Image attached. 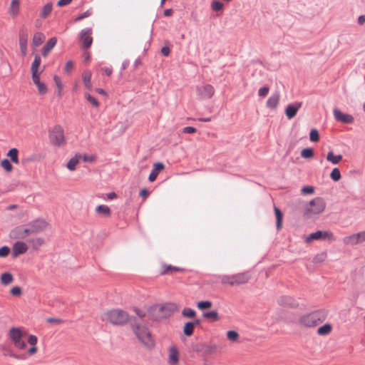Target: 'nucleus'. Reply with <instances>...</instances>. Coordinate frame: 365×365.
<instances>
[{"label":"nucleus","mask_w":365,"mask_h":365,"mask_svg":"<svg viewBox=\"0 0 365 365\" xmlns=\"http://www.w3.org/2000/svg\"><path fill=\"white\" fill-rule=\"evenodd\" d=\"M334 116L336 121L341 122L343 123L351 124L354 122V118L350 114L343 113L338 108L334 109Z\"/></svg>","instance_id":"dca6fc26"},{"label":"nucleus","mask_w":365,"mask_h":365,"mask_svg":"<svg viewBox=\"0 0 365 365\" xmlns=\"http://www.w3.org/2000/svg\"><path fill=\"white\" fill-rule=\"evenodd\" d=\"M327 257V255L326 253L324 252H322L321 254H319L317 255H316L314 257V259H313V262L314 263H319V262H322L323 261L325 260V258Z\"/></svg>","instance_id":"052dcab7"},{"label":"nucleus","mask_w":365,"mask_h":365,"mask_svg":"<svg viewBox=\"0 0 365 365\" xmlns=\"http://www.w3.org/2000/svg\"><path fill=\"white\" fill-rule=\"evenodd\" d=\"M302 194L310 195L314 192V187L313 186H304L301 190Z\"/></svg>","instance_id":"6e6d98bb"},{"label":"nucleus","mask_w":365,"mask_h":365,"mask_svg":"<svg viewBox=\"0 0 365 365\" xmlns=\"http://www.w3.org/2000/svg\"><path fill=\"white\" fill-rule=\"evenodd\" d=\"M20 0H12L9 8V14L15 17L19 13Z\"/></svg>","instance_id":"a878e982"},{"label":"nucleus","mask_w":365,"mask_h":365,"mask_svg":"<svg viewBox=\"0 0 365 365\" xmlns=\"http://www.w3.org/2000/svg\"><path fill=\"white\" fill-rule=\"evenodd\" d=\"M53 9V4L49 2L46 4L41 11L40 16L42 19H46L51 13Z\"/></svg>","instance_id":"2f4dec72"},{"label":"nucleus","mask_w":365,"mask_h":365,"mask_svg":"<svg viewBox=\"0 0 365 365\" xmlns=\"http://www.w3.org/2000/svg\"><path fill=\"white\" fill-rule=\"evenodd\" d=\"M57 43V38L56 37L51 38L46 42L45 46L43 47L41 51V54L43 56L46 57L48 55L53 48L56 46Z\"/></svg>","instance_id":"412c9836"},{"label":"nucleus","mask_w":365,"mask_h":365,"mask_svg":"<svg viewBox=\"0 0 365 365\" xmlns=\"http://www.w3.org/2000/svg\"><path fill=\"white\" fill-rule=\"evenodd\" d=\"M277 303L279 305L283 307L294 309L299 307V302L294 297L288 295L281 296L277 299Z\"/></svg>","instance_id":"2eb2a0df"},{"label":"nucleus","mask_w":365,"mask_h":365,"mask_svg":"<svg viewBox=\"0 0 365 365\" xmlns=\"http://www.w3.org/2000/svg\"><path fill=\"white\" fill-rule=\"evenodd\" d=\"M19 46L23 56L27 53V43L29 38L28 30L25 26H23L19 31Z\"/></svg>","instance_id":"4468645a"},{"label":"nucleus","mask_w":365,"mask_h":365,"mask_svg":"<svg viewBox=\"0 0 365 365\" xmlns=\"http://www.w3.org/2000/svg\"><path fill=\"white\" fill-rule=\"evenodd\" d=\"M26 226L31 234L35 235L43 232L48 226V222L43 219L38 218L28 223Z\"/></svg>","instance_id":"1a4fd4ad"},{"label":"nucleus","mask_w":365,"mask_h":365,"mask_svg":"<svg viewBox=\"0 0 365 365\" xmlns=\"http://www.w3.org/2000/svg\"><path fill=\"white\" fill-rule=\"evenodd\" d=\"M169 351V363L170 365H175L179 361V351L175 346L170 347Z\"/></svg>","instance_id":"5701e85b"},{"label":"nucleus","mask_w":365,"mask_h":365,"mask_svg":"<svg viewBox=\"0 0 365 365\" xmlns=\"http://www.w3.org/2000/svg\"><path fill=\"white\" fill-rule=\"evenodd\" d=\"M212 303L210 301H200L197 303V308L201 310L209 309L212 307Z\"/></svg>","instance_id":"a18cd8bd"},{"label":"nucleus","mask_w":365,"mask_h":365,"mask_svg":"<svg viewBox=\"0 0 365 365\" xmlns=\"http://www.w3.org/2000/svg\"><path fill=\"white\" fill-rule=\"evenodd\" d=\"M274 213L276 216V227L277 230H280L282 227V219H283V214L282 211L277 207H274Z\"/></svg>","instance_id":"cd10ccee"},{"label":"nucleus","mask_w":365,"mask_h":365,"mask_svg":"<svg viewBox=\"0 0 365 365\" xmlns=\"http://www.w3.org/2000/svg\"><path fill=\"white\" fill-rule=\"evenodd\" d=\"M269 91V88L268 86L262 87L258 91V95L260 97L264 98L268 94Z\"/></svg>","instance_id":"e2e57ef3"},{"label":"nucleus","mask_w":365,"mask_h":365,"mask_svg":"<svg viewBox=\"0 0 365 365\" xmlns=\"http://www.w3.org/2000/svg\"><path fill=\"white\" fill-rule=\"evenodd\" d=\"M342 158L341 155H335L331 150L329 151L327 155V160L334 165L338 164L342 160Z\"/></svg>","instance_id":"c756f323"},{"label":"nucleus","mask_w":365,"mask_h":365,"mask_svg":"<svg viewBox=\"0 0 365 365\" xmlns=\"http://www.w3.org/2000/svg\"><path fill=\"white\" fill-rule=\"evenodd\" d=\"M280 99V94L278 91L273 93L267 101V107L274 109L277 107Z\"/></svg>","instance_id":"4be33fe9"},{"label":"nucleus","mask_w":365,"mask_h":365,"mask_svg":"<svg viewBox=\"0 0 365 365\" xmlns=\"http://www.w3.org/2000/svg\"><path fill=\"white\" fill-rule=\"evenodd\" d=\"M332 330V326L330 324H325L317 329V334L320 336L329 334Z\"/></svg>","instance_id":"72a5a7b5"},{"label":"nucleus","mask_w":365,"mask_h":365,"mask_svg":"<svg viewBox=\"0 0 365 365\" xmlns=\"http://www.w3.org/2000/svg\"><path fill=\"white\" fill-rule=\"evenodd\" d=\"M50 143L55 147H61L66 143L64 130L60 125H56L48 130Z\"/></svg>","instance_id":"423d86ee"},{"label":"nucleus","mask_w":365,"mask_h":365,"mask_svg":"<svg viewBox=\"0 0 365 365\" xmlns=\"http://www.w3.org/2000/svg\"><path fill=\"white\" fill-rule=\"evenodd\" d=\"M197 131L196 128L192 126H187L183 128L182 133H194Z\"/></svg>","instance_id":"774afa93"},{"label":"nucleus","mask_w":365,"mask_h":365,"mask_svg":"<svg viewBox=\"0 0 365 365\" xmlns=\"http://www.w3.org/2000/svg\"><path fill=\"white\" fill-rule=\"evenodd\" d=\"M19 150L17 148H11L9 150L7 153V156L10 158L11 160L18 164L19 163V158H18Z\"/></svg>","instance_id":"f704fd0d"},{"label":"nucleus","mask_w":365,"mask_h":365,"mask_svg":"<svg viewBox=\"0 0 365 365\" xmlns=\"http://www.w3.org/2000/svg\"><path fill=\"white\" fill-rule=\"evenodd\" d=\"M133 311L135 312V313L137 314V316L140 319H143L145 317H148V311L145 312V311L141 310L140 309H138L137 307H134Z\"/></svg>","instance_id":"5fc2aeb1"},{"label":"nucleus","mask_w":365,"mask_h":365,"mask_svg":"<svg viewBox=\"0 0 365 365\" xmlns=\"http://www.w3.org/2000/svg\"><path fill=\"white\" fill-rule=\"evenodd\" d=\"M194 323H192L191 322H187L185 323L184 327H183V334L187 336H190L194 333Z\"/></svg>","instance_id":"473e14b6"},{"label":"nucleus","mask_w":365,"mask_h":365,"mask_svg":"<svg viewBox=\"0 0 365 365\" xmlns=\"http://www.w3.org/2000/svg\"><path fill=\"white\" fill-rule=\"evenodd\" d=\"M227 336L229 340L235 341L239 338V334L236 331L230 330L227 331Z\"/></svg>","instance_id":"3c124183"},{"label":"nucleus","mask_w":365,"mask_h":365,"mask_svg":"<svg viewBox=\"0 0 365 365\" xmlns=\"http://www.w3.org/2000/svg\"><path fill=\"white\" fill-rule=\"evenodd\" d=\"M130 327L139 341L148 347H153L154 342L151 334L146 327H142L137 322L136 318L130 319Z\"/></svg>","instance_id":"7ed1b4c3"},{"label":"nucleus","mask_w":365,"mask_h":365,"mask_svg":"<svg viewBox=\"0 0 365 365\" xmlns=\"http://www.w3.org/2000/svg\"><path fill=\"white\" fill-rule=\"evenodd\" d=\"M9 338L13 342L14 346L20 350L26 347L25 341L22 339L23 333L19 327H12L9 331Z\"/></svg>","instance_id":"0eeeda50"},{"label":"nucleus","mask_w":365,"mask_h":365,"mask_svg":"<svg viewBox=\"0 0 365 365\" xmlns=\"http://www.w3.org/2000/svg\"><path fill=\"white\" fill-rule=\"evenodd\" d=\"M92 13H93V11L91 9H88L86 11H85V12L81 14L80 15H78V16H76L74 19V22L80 21L83 20V19L90 16L92 14Z\"/></svg>","instance_id":"49530a36"},{"label":"nucleus","mask_w":365,"mask_h":365,"mask_svg":"<svg viewBox=\"0 0 365 365\" xmlns=\"http://www.w3.org/2000/svg\"><path fill=\"white\" fill-rule=\"evenodd\" d=\"M10 248L8 246H3L0 248V257H6L10 253Z\"/></svg>","instance_id":"bf43d9fd"},{"label":"nucleus","mask_w":365,"mask_h":365,"mask_svg":"<svg viewBox=\"0 0 365 365\" xmlns=\"http://www.w3.org/2000/svg\"><path fill=\"white\" fill-rule=\"evenodd\" d=\"M203 317L206 319H210L212 322H217L219 320V314L216 310H212L208 312H204Z\"/></svg>","instance_id":"c9c22d12"},{"label":"nucleus","mask_w":365,"mask_h":365,"mask_svg":"<svg viewBox=\"0 0 365 365\" xmlns=\"http://www.w3.org/2000/svg\"><path fill=\"white\" fill-rule=\"evenodd\" d=\"M212 9L215 11H221L223 9V4L218 1L212 3Z\"/></svg>","instance_id":"13d9d810"},{"label":"nucleus","mask_w":365,"mask_h":365,"mask_svg":"<svg viewBox=\"0 0 365 365\" xmlns=\"http://www.w3.org/2000/svg\"><path fill=\"white\" fill-rule=\"evenodd\" d=\"M1 166L6 171L11 172L13 170V165L8 159H4L1 161Z\"/></svg>","instance_id":"c03bdc74"},{"label":"nucleus","mask_w":365,"mask_h":365,"mask_svg":"<svg viewBox=\"0 0 365 365\" xmlns=\"http://www.w3.org/2000/svg\"><path fill=\"white\" fill-rule=\"evenodd\" d=\"M45 38L44 35L41 32H37L34 34L33 38V44L35 46H40Z\"/></svg>","instance_id":"e433bc0d"},{"label":"nucleus","mask_w":365,"mask_h":365,"mask_svg":"<svg viewBox=\"0 0 365 365\" xmlns=\"http://www.w3.org/2000/svg\"><path fill=\"white\" fill-rule=\"evenodd\" d=\"M326 207L324 200L321 197H316L309 202V207L305 210L304 215L310 217L311 214L319 215L322 213Z\"/></svg>","instance_id":"6e6552de"},{"label":"nucleus","mask_w":365,"mask_h":365,"mask_svg":"<svg viewBox=\"0 0 365 365\" xmlns=\"http://www.w3.org/2000/svg\"><path fill=\"white\" fill-rule=\"evenodd\" d=\"M343 241H344V243L346 245H354L359 244L357 242L356 237L355 236V234H353L350 236L344 237Z\"/></svg>","instance_id":"a19ab883"},{"label":"nucleus","mask_w":365,"mask_h":365,"mask_svg":"<svg viewBox=\"0 0 365 365\" xmlns=\"http://www.w3.org/2000/svg\"><path fill=\"white\" fill-rule=\"evenodd\" d=\"M185 271V269L184 268L173 266L171 264H164L162 265V270L160 272V274L165 275L172 274L173 272H183Z\"/></svg>","instance_id":"aec40b11"},{"label":"nucleus","mask_w":365,"mask_h":365,"mask_svg":"<svg viewBox=\"0 0 365 365\" xmlns=\"http://www.w3.org/2000/svg\"><path fill=\"white\" fill-rule=\"evenodd\" d=\"M96 212L102 217H109L111 215V210L108 205H101L96 207Z\"/></svg>","instance_id":"b1692460"},{"label":"nucleus","mask_w":365,"mask_h":365,"mask_svg":"<svg viewBox=\"0 0 365 365\" xmlns=\"http://www.w3.org/2000/svg\"><path fill=\"white\" fill-rule=\"evenodd\" d=\"M85 97L87 99V101L93 105V106L96 108L99 106V102L98 101V100L93 96H92L90 93H86Z\"/></svg>","instance_id":"de8ad7c7"},{"label":"nucleus","mask_w":365,"mask_h":365,"mask_svg":"<svg viewBox=\"0 0 365 365\" xmlns=\"http://www.w3.org/2000/svg\"><path fill=\"white\" fill-rule=\"evenodd\" d=\"M41 59L39 55L36 54L34 57V60L31 64V72H36L38 71V68L41 65Z\"/></svg>","instance_id":"58836bf2"},{"label":"nucleus","mask_w":365,"mask_h":365,"mask_svg":"<svg viewBox=\"0 0 365 365\" xmlns=\"http://www.w3.org/2000/svg\"><path fill=\"white\" fill-rule=\"evenodd\" d=\"M92 34V29L86 28L83 30L79 34V38L83 42L82 48L84 50L88 49L91 47L93 43V38L91 36Z\"/></svg>","instance_id":"9b49d317"},{"label":"nucleus","mask_w":365,"mask_h":365,"mask_svg":"<svg viewBox=\"0 0 365 365\" xmlns=\"http://www.w3.org/2000/svg\"><path fill=\"white\" fill-rule=\"evenodd\" d=\"M355 236L356 237L358 243H361L365 241V230L356 233Z\"/></svg>","instance_id":"0e129e2a"},{"label":"nucleus","mask_w":365,"mask_h":365,"mask_svg":"<svg viewBox=\"0 0 365 365\" xmlns=\"http://www.w3.org/2000/svg\"><path fill=\"white\" fill-rule=\"evenodd\" d=\"M182 315L186 318L195 319L196 317V312L191 308L185 307L182 311Z\"/></svg>","instance_id":"4c0bfd02"},{"label":"nucleus","mask_w":365,"mask_h":365,"mask_svg":"<svg viewBox=\"0 0 365 365\" xmlns=\"http://www.w3.org/2000/svg\"><path fill=\"white\" fill-rule=\"evenodd\" d=\"M81 157V155L79 154V155H76L74 157L71 158L69 160V161L67 163L66 168L69 170H71V171L75 170Z\"/></svg>","instance_id":"c85d7f7f"},{"label":"nucleus","mask_w":365,"mask_h":365,"mask_svg":"<svg viewBox=\"0 0 365 365\" xmlns=\"http://www.w3.org/2000/svg\"><path fill=\"white\" fill-rule=\"evenodd\" d=\"M28 250V246L24 242L19 241L14 244L12 247L13 257H17L20 255L24 254Z\"/></svg>","instance_id":"f3484780"},{"label":"nucleus","mask_w":365,"mask_h":365,"mask_svg":"<svg viewBox=\"0 0 365 365\" xmlns=\"http://www.w3.org/2000/svg\"><path fill=\"white\" fill-rule=\"evenodd\" d=\"M73 68V63L72 61H68L66 63L64 70L66 73H69Z\"/></svg>","instance_id":"338daca9"},{"label":"nucleus","mask_w":365,"mask_h":365,"mask_svg":"<svg viewBox=\"0 0 365 365\" xmlns=\"http://www.w3.org/2000/svg\"><path fill=\"white\" fill-rule=\"evenodd\" d=\"M53 81L55 82V84L58 88V92H57V95L58 96L61 97V92H62V90H63V84H62V82H61V80L60 78V77H58V76L55 75L54 77H53Z\"/></svg>","instance_id":"79ce46f5"},{"label":"nucleus","mask_w":365,"mask_h":365,"mask_svg":"<svg viewBox=\"0 0 365 365\" xmlns=\"http://www.w3.org/2000/svg\"><path fill=\"white\" fill-rule=\"evenodd\" d=\"M1 283L3 285H8L13 282L14 277L13 275L9 272H4L1 275L0 277Z\"/></svg>","instance_id":"7c9ffc66"},{"label":"nucleus","mask_w":365,"mask_h":365,"mask_svg":"<svg viewBox=\"0 0 365 365\" xmlns=\"http://www.w3.org/2000/svg\"><path fill=\"white\" fill-rule=\"evenodd\" d=\"M41 73V71H36V72H31V77L33 82L35 85L40 83V75Z\"/></svg>","instance_id":"680f3d73"},{"label":"nucleus","mask_w":365,"mask_h":365,"mask_svg":"<svg viewBox=\"0 0 365 365\" xmlns=\"http://www.w3.org/2000/svg\"><path fill=\"white\" fill-rule=\"evenodd\" d=\"M327 310H316L302 316L299 319V324L307 328L315 327L319 324L322 323L327 319Z\"/></svg>","instance_id":"f03ea898"},{"label":"nucleus","mask_w":365,"mask_h":365,"mask_svg":"<svg viewBox=\"0 0 365 365\" xmlns=\"http://www.w3.org/2000/svg\"><path fill=\"white\" fill-rule=\"evenodd\" d=\"M29 235L31 234L26 225L15 227L10 233L11 237L14 239L24 240Z\"/></svg>","instance_id":"f8f14e48"},{"label":"nucleus","mask_w":365,"mask_h":365,"mask_svg":"<svg viewBox=\"0 0 365 365\" xmlns=\"http://www.w3.org/2000/svg\"><path fill=\"white\" fill-rule=\"evenodd\" d=\"M220 349V346L212 344H205L204 348V354L203 356H207L211 354H214L217 353Z\"/></svg>","instance_id":"393cba45"},{"label":"nucleus","mask_w":365,"mask_h":365,"mask_svg":"<svg viewBox=\"0 0 365 365\" xmlns=\"http://www.w3.org/2000/svg\"><path fill=\"white\" fill-rule=\"evenodd\" d=\"M31 242L32 243L33 248L34 250H37L38 247H40L44 243V240L41 237H38V238L32 240L31 241Z\"/></svg>","instance_id":"8fccbe9b"},{"label":"nucleus","mask_w":365,"mask_h":365,"mask_svg":"<svg viewBox=\"0 0 365 365\" xmlns=\"http://www.w3.org/2000/svg\"><path fill=\"white\" fill-rule=\"evenodd\" d=\"M164 168L165 165H163V163L159 162L154 163L153 168L149 175L148 180L150 182H153L154 180H155L159 173L164 170Z\"/></svg>","instance_id":"6ab92c4d"},{"label":"nucleus","mask_w":365,"mask_h":365,"mask_svg":"<svg viewBox=\"0 0 365 365\" xmlns=\"http://www.w3.org/2000/svg\"><path fill=\"white\" fill-rule=\"evenodd\" d=\"M205 344H197L192 345V350L197 353H200L203 356L204 354Z\"/></svg>","instance_id":"864d4df0"},{"label":"nucleus","mask_w":365,"mask_h":365,"mask_svg":"<svg viewBox=\"0 0 365 365\" xmlns=\"http://www.w3.org/2000/svg\"><path fill=\"white\" fill-rule=\"evenodd\" d=\"M302 102H295L294 103L289 104L285 109V114L287 117L289 119L293 118L302 107Z\"/></svg>","instance_id":"a211bd4d"},{"label":"nucleus","mask_w":365,"mask_h":365,"mask_svg":"<svg viewBox=\"0 0 365 365\" xmlns=\"http://www.w3.org/2000/svg\"><path fill=\"white\" fill-rule=\"evenodd\" d=\"M37 341H38V339L35 335H30L28 338V343L31 346H36V344H37Z\"/></svg>","instance_id":"69168bd1"},{"label":"nucleus","mask_w":365,"mask_h":365,"mask_svg":"<svg viewBox=\"0 0 365 365\" xmlns=\"http://www.w3.org/2000/svg\"><path fill=\"white\" fill-rule=\"evenodd\" d=\"M91 72L90 71H86L83 72L82 75L83 81L85 87L87 89H91L92 83H91Z\"/></svg>","instance_id":"bb28decb"},{"label":"nucleus","mask_w":365,"mask_h":365,"mask_svg":"<svg viewBox=\"0 0 365 365\" xmlns=\"http://www.w3.org/2000/svg\"><path fill=\"white\" fill-rule=\"evenodd\" d=\"M328 240L329 241H334V237L331 232L318 230L315 232L311 233L306 239L307 242H310L313 240Z\"/></svg>","instance_id":"9d476101"},{"label":"nucleus","mask_w":365,"mask_h":365,"mask_svg":"<svg viewBox=\"0 0 365 365\" xmlns=\"http://www.w3.org/2000/svg\"><path fill=\"white\" fill-rule=\"evenodd\" d=\"M107 320L112 324L116 326H123L128 322L130 323V319L127 312L115 309L110 310L106 313Z\"/></svg>","instance_id":"20e7f679"},{"label":"nucleus","mask_w":365,"mask_h":365,"mask_svg":"<svg viewBox=\"0 0 365 365\" xmlns=\"http://www.w3.org/2000/svg\"><path fill=\"white\" fill-rule=\"evenodd\" d=\"M10 294L15 297H19L22 294V291L20 287L16 286L11 289Z\"/></svg>","instance_id":"4d7b16f0"},{"label":"nucleus","mask_w":365,"mask_h":365,"mask_svg":"<svg viewBox=\"0 0 365 365\" xmlns=\"http://www.w3.org/2000/svg\"><path fill=\"white\" fill-rule=\"evenodd\" d=\"M177 310L178 307L174 303L155 304L148 309V319L151 321H159L170 317Z\"/></svg>","instance_id":"f257e3e1"},{"label":"nucleus","mask_w":365,"mask_h":365,"mask_svg":"<svg viewBox=\"0 0 365 365\" xmlns=\"http://www.w3.org/2000/svg\"><path fill=\"white\" fill-rule=\"evenodd\" d=\"M330 178L335 182L339 181L341 178L339 169L337 168H334L330 173Z\"/></svg>","instance_id":"37998d69"},{"label":"nucleus","mask_w":365,"mask_h":365,"mask_svg":"<svg viewBox=\"0 0 365 365\" xmlns=\"http://www.w3.org/2000/svg\"><path fill=\"white\" fill-rule=\"evenodd\" d=\"M251 279L249 272L237 273L232 275H223L221 277L220 282L223 284L230 286H240L247 283Z\"/></svg>","instance_id":"39448f33"},{"label":"nucleus","mask_w":365,"mask_h":365,"mask_svg":"<svg viewBox=\"0 0 365 365\" xmlns=\"http://www.w3.org/2000/svg\"><path fill=\"white\" fill-rule=\"evenodd\" d=\"M36 86L38 88V91L39 94L43 95L47 93L48 88H47L46 85L44 83L41 81L40 83H37Z\"/></svg>","instance_id":"603ef678"},{"label":"nucleus","mask_w":365,"mask_h":365,"mask_svg":"<svg viewBox=\"0 0 365 365\" xmlns=\"http://www.w3.org/2000/svg\"><path fill=\"white\" fill-rule=\"evenodd\" d=\"M309 139L312 142H318L319 140V134L317 129H312L309 133Z\"/></svg>","instance_id":"09e8293b"},{"label":"nucleus","mask_w":365,"mask_h":365,"mask_svg":"<svg viewBox=\"0 0 365 365\" xmlns=\"http://www.w3.org/2000/svg\"><path fill=\"white\" fill-rule=\"evenodd\" d=\"M197 96L201 99H209L212 97L215 93V88L210 84H206L202 86L197 87Z\"/></svg>","instance_id":"ddd939ff"},{"label":"nucleus","mask_w":365,"mask_h":365,"mask_svg":"<svg viewBox=\"0 0 365 365\" xmlns=\"http://www.w3.org/2000/svg\"><path fill=\"white\" fill-rule=\"evenodd\" d=\"M314 155V150L310 148H304L301 151V156L306 159H309V158H313Z\"/></svg>","instance_id":"ea45409f"}]
</instances>
